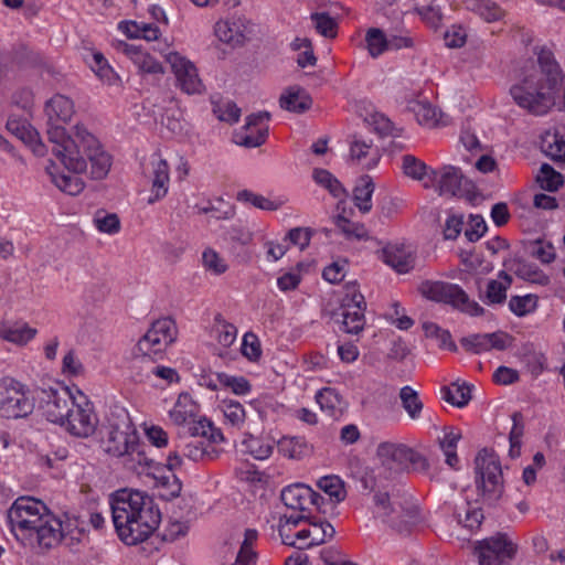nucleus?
Wrapping results in <instances>:
<instances>
[{"label":"nucleus","instance_id":"1","mask_svg":"<svg viewBox=\"0 0 565 565\" xmlns=\"http://www.w3.org/2000/svg\"><path fill=\"white\" fill-rule=\"evenodd\" d=\"M110 510L116 532L127 545L146 541L161 521L152 497L139 490L116 491L110 500Z\"/></svg>","mask_w":565,"mask_h":565},{"label":"nucleus","instance_id":"2","mask_svg":"<svg viewBox=\"0 0 565 565\" xmlns=\"http://www.w3.org/2000/svg\"><path fill=\"white\" fill-rule=\"evenodd\" d=\"M49 141L52 153L68 171L75 174L86 172L89 161L92 179L102 180L108 174L110 156L85 127L76 125L73 136H68L64 129L53 128L49 131Z\"/></svg>","mask_w":565,"mask_h":565},{"label":"nucleus","instance_id":"3","mask_svg":"<svg viewBox=\"0 0 565 565\" xmlns=\"http://www.w3.org/2000/svg\"><path fill=\"white\" fill-rule=\"evenodd\" d=\"M537 68L526 72L523 78L510 88L514 102L535 115H544L554 105V92L564 82V75L554 53L547 46H536Z\"/></svg>","mask_w":565,"mask_h":565},{"label":"nucleus","instance_id":"4","mask_svg":"<svg viewBox=\"0 0 565 565\" xmlns=\"http://www.w3.org/2000/svg\"><path fill=\"white\" fill-rule=\"evenodd\" d=\"M102 433L100 444L108 455L127 457L138 465L148 467L152 462L140 450L139 435L125 408L115 407L110 411Z\"/></svg>","mask_w":565,"mask_h":565},{"label":"nucleus","instance_id":"5","mask_svg":"<svg viewBox=\"0 0 565 565\" xmlns=\"http://www.w3.org/2000/svg\"><path fill=\"white\" fill-rule=\"evenodd\" d=\"M372 513L374 518L398 532L407 530V525L415 521L417 512L411 502V495L403 486H392L390 489L377 490L372 498Z\"/></svg>","mask_w":565,"mask_h":565},{"label":"nucleus","instance_id":"6","mask_svg":"<svg viewBox=\"0 0 565 565\" xmlns=\"http://www.w3.org/2000/svg\"><path fill=\"white\" fill-rule=\"evenodd\" d=\"M475 482L483 500L493 503L503 494V473L498 455L488 448L478 451L475 458Z\"/></svg>","mask_w":565,"mask_h":565},{"label":"nucleus","instance_id":"7","mask_svg":"<svg viewBox=\"0 0 565 565\" xmlns=\"http://www.w3.org/2000/svg\"><path fill=\"white\" fill-rule=\"evenodd\" d=\"M200 437L214 444L224 440L220 428L214 427L210 420H202L196 424V426H193V428L178 430L175 448H179L182 456L192 461H199L204 457H210L207 446Z\"/></svg>","mask_w":565,"mask_h":565},{"label":"nucleus","instance_id":"8","mask_svg":"<svg viewBox=\"0 0 565 565\" xmlns=\"http://www.w3.org/2000/svg\"><path fill=\"white\" fill-rule=\"evenodd\" d=\"M47 513L45 504L31 497L15 499L7 512L10 532L17 541H29L30 531Z\"/></svg>","mask_w":565,"mask_h":565},{"label":"nucleus","instance_id":"9","mask_svg":"<svg viewBox=\"0 0 565 565\" xmlns=\"http://www.w3.org/2000/svg\"><path fill=\"white\" fill-rule=\"evenodd\" d=\"M418 290L423 297L450 305L467 315L478 317L484 313V309L475 300H470L467 292L459 285L425 280L419 285Z\"/></svg>","mask_w":565,"mask_h":565},{"label":"nucleus","instance_id":"10","mask_svg":"<svg viewBox=\"0 0 565 565\" xmlns=\"http://www.w3.org/2000/svg\"><path fill=\"white\" fill-rule=\"evenodd\" d=\"M34 409V396L19 381L4 377L0 383V416L17 419L29 416Z\"/></svg>","mask_w":565,"mask_h":565},{"label":"nucleus","instance_id":"11","mask_svg":"<svg viewBox=\"0 0 565 565\" xmlns=\"http://www.w3.org/2000/svg\"><path fill=\"white\" fill-rule=\"evenodd\" d=\"M376 456L383 467L395 472L405 471L409 466L416 471H426L429 467L427 459L422 454L404 444L381 443L377 446Z\"/></svg>","mask_w":565,"mask_h":565},{"label":"nucleus","instance_id":"12","mask_svg":"<svg viewBox=\"0 0 565 565\" xmlns=\"http://www.w3.org/2000/svg\"><path fill=\"white\" fill-rule=\"evenodd\" d=\"M516 545L509 540L505 533L478 541L475 546V556L479 565H509L516 554Z\"/></svg>","mask_w":565,"mask_h":565},{"label":"nucleus","instance_id":"13","mask_svg":"<svg viewBox=\"0 0 565 565\" xmlns=\"http://www.w3.org/2000/svg\"><path fill=\"white\" fill-rule=\"evenodd\" d=\"M41 415L53 424L64 425L65 418L75 406V399L67 387H49L38 393Z\"/></svg>","mask_w":565,"mask_h":565},{"label":"nucleus","instance_id":"14","mask_svg":"<svg viewBox=\"0 0 565 565\" xmlns=\"http://www.w3.org/2000/svg\"><path fill=\"white\" fill-rule=\"evenodd\" d=\"M175 339V323L171 318L154 321L139 340L138 350L146 356L154 358L162 353Z\"/></svg>","mask_w":565,"mask_h":565},{"label":"nucleus","instance_id":"15","mask_svg":"<svg viewBox=\"0 0 565 565\" xmlns=\"http://www.w3.org/2000/svg\"><path fill=\"white\" fill-rule=\"evenodd\" d=\"M83 403H76L71 407L64 422L66 430L76 437H88L96 430L98 418L93 404L83 396Z\"/></svg>","mask_w":565,"mask_h":565},{"label":"nucleus","instance_id":"16","mask_svg":"<svg viewBox=\"0 0 565 565\" xmlns=\"http://www.w3.org/2000/svg\"><path fill=\"white\" fill-rule=\"evenodd\" d=\"M63 537L62 522L51 513H46L34 529H31L29 541H18L23 546L49 550L60 543Z\"/></svg>","mask_w":565,"mask_h":565},{"label":"nucleus","instance_id":"17","mask_svg":"<svg viewBox=\"0 0 565 565\" xmlns=\"http://www.w3.org/2000/svg\"><path fill=\"white\" fill-rule=\"evenodd\" d=\"M174 76L177 78V86L185 94H202L204 85L199 77L195 65L181 56L179 53H170L168 56Z\"/></svg>","mask_w":565,"mask_h":565},{"label":"nucleus","instance_id":"18","mask_svg":"<svg viewBox=\"0 0 565 565\" xmlns=\"http://www.w3.org/2000/svg\"><path fill=\"white\" fill-rule=\"evenodd\" d=\"M270 119L268 111H258L246 117V122L239 132H236L235 142L246 148L262 146L268 136L266 122Z\"/></svg>","mask_w":565,"mask_h":565},{"label":"nucleus","instance_id":"19","mask_svg":"<svg viewBox=\"0 0 565 565\" xmlns=\"http://www.w3.org/2000/svg\"><path fill=\"white\" fill-rule=\"evenodd\" d=\"M200 405L193 399V397L183 392L179 394L172 409L169 412L171 422L179 429L193 428L196 424L202 420H207L205 417L200 416Z\"/></svg>","mask_w":565,"mask_h":565},{"label":"nucleus","instance_id":"20","mask_svg":"<svg viewBox=\"0 0 565 565\" xmlns=\"http://www.w3.org/2000/svg\"><path fill=\"white\" fill-rule=\"evenodd\" d=\"M280 499L287 508L300 512H305L308 504L319 507L320 502L323 501L319 493L302 483L285 487L280 493Z\"/></svg>","mask_w":565,"mask_h":565},{"label":"nucleus","instance_id":"21","mask_svg":"<svg viewBox=\"0 0 565 565\" xmlns=\"http://www.w3.org/2000/svg\"><path fill=\"white\" fill-rule=\"evenodd\" d=\"M431 181L437 182L439 195H460L468 184L461 170L452 166L443 167L439 171L431 170Z\"/></svg>","mask_w":565,"mask_h":565},{"label":"nucleus","instance_id":"22","mask_svg":"<svg viewBox=\"0 0 565 565\" xmlns=\"http://www.w3.org/2000/svg\"><path fill=\"white\" fill-rule=\"evenodd\" d=\"M365 308L366 302L362 294H354L348 302L342 305V324L347 333L358 334L363 330Z\"/></svg>","mask_w":565,"mask_h":565},{"label":"nucleus","instance_id":"23","mask_svg":"<svg viewBox=\"0 0 565 565\" xmlns=\"http://www.w3.org/2000/svg\"><path fill=\"white\" fill-rule=\"evenodd\" d=\"M383 262L398 274L409 273L415 266V255L404 244H388L382 249Z\"/></svg>","mask_w":565,"mask_h":565},{"label":"nucleus","instance_id":"24","mask_svg":"<svg viewBox=\"0 0 565 565\" xmlns=\"http://www.w3.org/2000/svg\"><path fill=\"white\" fill-rule=\"evenodd\" d=\"M45 114L47 116V131L53 128L64 129L60 122H67L74 114L73 102L64 95L53 96L45 105Z\"/></svg>","mask_w":565,"mask_h":565},{"label":"nucleus","instance_id":"25","mask_svg":"<svg viewBox=\"0 0 565 565\" xmlns=\"http://www.w3.org/2000/svg\"><path fill=\"white\" fill-rule=\"evenodd\" d=\"M117 50L127 55L139 71L147 74H162L161 63L153 58L149 53L145 52L140 46L120 41Z\"/></svg>","mask_w":565,"mask_h":565},{"label":"nucleus","instance_id":"26","mask_svg":"<svg viewBox=\"0 0 565 565\" xmlns=\"http://www.w3.org/2000/svg\"><path fill=\"white\" fill-rule=\"evenodd\" d=\"M152 166V188L151 195L148 199L149 204H153L168 193L169 184V166L164 159L153 157Z\"/></svg>","mask_w":565,"mask_h":565},{"label":"nucleus","instance_id":"27","mask_svg":"<svg viewBox=\"0 0 565 565\" xmlns=\"http://www.w3.org/2000/svg\"><path fill=\"white\" fill-rule=\"evenodd\" d=\"M7 129L17 138L29 143L36 156L43 157L46 153V146L39 139L38 131L24 121L10 118L7 121Z\"/></svg>","mask_w":565,"mask_h":565},{"label":"nucleus","instance_id":"28","mask_svg":"<svg viewBox=\"0 0 565 565\" xmlns=\"http://www.w3.org/2000/svg\"><path fill=\"white\" fill-rule=\"evenodd\" d=\"M504 266L523 280L537 284L540 286H546L550 284V277L532 263L514 258L509 262H504Z\"/></svg>","mask_w":565,"mask_h":565},{"label":"nucleus","instance_id":"29","mask_svg":"<svg viewBox=\"0 0 565 565\" xmlns=\"http://www.w3.org/2000/svg\"><path fill=\"white\" fill-rule=\"evenodd\" d=\"M36 332V329L24 322L0 323V338L17 345L26 344L35 337Z\"/></svg>","mask_w":565,"mask_h":565},{"label":"nucleus","instance_id":"30","mask_svg":"<svg viewBox=\"0 0 565 565\" xmlns=\"http://www.w3.org/2000/svg\"><path fill=\"white\" fill-rule=\"evenodd\" d=\"M316 401L321 411L334 419L342 416L347 406L340 394L331 387L320 390L316 395Z\"/></svg>","mask_w":565,"mask_h":565},{"label":"nucleus","instance_id":"31","mask_svg":"<svg viewBox=\"0 0 565 565\" xmlns=\"http://www.w3.org/2000/svg\"><path fill=\"white\" fill-rule=\"evenodd\" d=\"M45 169L52 182L64 193L77 195L83 191L84 182L78 175L58 173L53 161H50Z\"/></svg>","mask_w":565,"mask_h":565},{"label":"nucleus","instance_id":"32","mask_svg":"<svg viewBox=\"0 0 565 565\" xmlns=\"http://www.w3.org/2000/svg\"><path fill=\"white\" fill-rule=\"evenodd\" d=\"M311 104L310 96L300 87L287 88L279 98V105L282 109L298 114L308 110Z\"/></svg>","mask_w":565,"mask_h":565},{"label":"nucleus","instance_id":"33","mask_svg":"<svg viewBox=\"0 0 565 565\" xmlns=\"http://www.w3.org/2000/svg\"><path fill=\"white\" fill-rule=\"evenodd\" d=\"M500 280H490L487 285L483 301L487 305H502L507 299V291L511 287L512 277L504 270L499 271Z\"/></svg>","mask_w":565,"mask_h":565},{"label":"nucleus","instance_id":"34","mask_svg":"<svg viewBox=\"0 0 565 565\" xmlns=\"http://www.w3.org/2000/svg\"><path fill=\"white\" fill-rule=\"evenodd\" d=\"M461 439V433L452 427L446 428L444 436L438 439L439 447L446 457V463L452 469H459L457 445Z\"/></svg>","mask_w":565,"mask_h":565},{"label":"nucleus","instance_id":"35","mask_svg":"<svg viewBox=\"0 0 565 565\" xmlns=\"http://www.w3.org/2000/svg\"><path fill=\"white\" fill-rule=\"evenodd\" d=\"M541 150L554 161H564L565 136L558 131H546L541 137Z\"/></svg>","mask_w":565,"mask_h":565},{"label":"nucleus","instance_id":"36","mask_svg":"<svg viewBox=\"0 0 565 565\" xmlns=\"http://www.w3.org/2000/svg\"><path fill=\"white\" fill-rule=\"evenodd\" d=\"M374 192V183L370 175H363L359 179L353 190V201L355 206L362 213H367L372 209V194Z\"/></svg>","mask_w":565,"mask_h":565},{"label":"nucleus","instance_id":"37","mask_svg":"<svg viewBox=\"0 0 565 565\" xmlns=\"http://www.w3.org/2000/svg\"><path fill=\"white\" fill-rule=\"evenodd\" d=\"M465 4L487 22L498 21L504 15V11L492 0H465Z\"/></svg>","mask_w":565,"mask_h":565},{"label":"nucleus","instance_id":"38","mask_svg":"<svg viewBox=\"0 0 565 565\" xmlns=\"http://www.w3.org/2000/svg\"><path fill=\"white\" fill-rule=\"evenodd\" d=\"M370 156V160L363 163V168L370 170L374 168L379 160L380 154L377 150L372 149V145L360 139H354L350 146V159L358 163H362V160Z\"/></svg>","mask_w":565,"mask_h":565},{"label":"nucleus","instance_id":"39","mask_svg":"<svg viewBox=\"0 0 565 565\" xmlns=\"http://www.w3.org/2000/svg\"><path fill=\"white\" fill-rule=\"evenodd\" d=\"M311 541L308 543L299 544V550L310 548L323 544L327 540L334 536L335 530L328 521L322 520H309Z\"/></svg>","mask_w":565,"mask_h":565},{"label":"nucleus","instance_id":"40","mask_svg":"<svg viewBox=\"0 0 565 565\" xmlns=\"http://www.w3.org/2000/svg\"><path fill=\"white\" fill-rule=\"evenodd\" d=\"M215 34L222 42L232 45L242 44L246 39L236 21H218L215 24Z\"/></svg>","mask_w":565,"mask_h":565},{"label":"nucleus","instance_id":"41","mask_svg":"<svg viewBox=\"0 0 565 565\" xmlns=\"http://www.w3.org/2000/svg\"><path fill=\"white\" fill-rule=\"evenodd\" d=\"M278 449L290 459H300L310 451L307 441L302 437H284L278 443Z\"/></svg>","mask_w":565,"mask_h":565},{"label":"nucleus","instance_id":"42","mask_svg":"<svg viewBox=\"0 0 565 565\" xmlns=\"http://www.w3.org/2000/svg\"><path fill=\"white\" fill-rule=\"evenodd\" d=\"M399 398L402 407L412 419H418L422 415L424 404L418 393L411 386L406 385L399 390Z\"/></svg>","mask_w":565,"mask_h":565},{"label":"nucleus","instance_id":"43","mask_svg":"<svg viewBox=\"0 0 565 565\" xmlns=\"http://www.w3.org/2000/svg\"><path fill=\"white\" fill-rule=\"evenodd\" d=\"M511 418L513 425L509 434V456L512 459H515L521 455L522 437L524 435V420L523 415L520 412H514Z\"/></svg>","mask_w":565,"mask_h":565},{"label":"nucleus","instance_id":"44","mask_svg":"<svg viewBox=\"0 0 565 565\" xmlns=\"http://www.w3.org/2000/svg\"><path fill=\"white\" fill-rule=\"evenodd\" d=\"M455 516L459 524L469 530L478 529L484 518L480 508L471 507L469 503L457 508Z\"/></svg>","mask_w":565,"mask_h":565},{"label":"nucleus","instance_id":"45","mask_svg":"<svg viewBox=\"0 0 565 565\" xmlns=\"http://www.w3.org/2000/svg\"><path fill=\"white\" fill-rule=\"evenodd\" d=\"M312 178L317 184L327 189L334 198H341L345 194V190L341 182L328 170L316 168Z\"/></svg>","mask_w":565,"mask_h":565},{"label":"nucleus","instance_id":"46","mask_svg":"<svg viewBox=\"0 0 565 565\" xmlns=\"http://www.w3.org/2000/svg\"><path fill=\"white\" fill-rule=\"evenodd\" d=\"M318 487L335 503L342 502L347 497L344 484L338 476H326L320 478Z\"/></svg>","mask_w":565,"mask_h":565},{"label":"nucleus","instance_id":"47","mask_svg":"<svg viewBox=\"0 0 565 565\" xmlns=\"http://www.w3.org/2000/svg\"><path fill=\"white\" fill-rule=\"evenodd\" d=\"M444 399L457 407L466 406L471 399V387L466 383H452L444 390Z\"/></svg>","mask_w":565,"mask_h":565},{"label":"nucleus","instance_id":"48","mask_svg":"<svg viewBox=\"0 0 565 565\" xmlns=\"http://www.w3.org/2000/svg\"><path fill=\"white\" fill-rule=\"evenodd\" d=\"M522 361L527 371L535 377L546 369L547 364L545 355L542 352L534 350L532 345H525L523 348Z\"/></svg>","mask_w":565,"mask_h":565},{"label":"nucleus","instance_id":"49","mask_svg":"<svg viewBox=\"0 0 565 565\" xmlns=\"http://www.w3.org/2000/svg\"><path fill=\"white\" fill-rule=\"evenodd\" d=\"M536 181L540 186L548 192H554L563 185V175L555 171L554 168L547 163H543L540 169V173L536 177Z\"/></svg>","mask_w":565,"mask_h":565},{"label":"nucleus","instance_id":"50","mask_svg":"<svg viewBox=\"0 0 565 565\" xmlns=\"http://www.w3.org/2000/svg\"><path fill=\"white\" fill-rule=\"evenodd\" d=\"M431 170L423 161L414 156L406 154L403 157V171L404 173L415 180H424L428 178L431 181Z\"/></svg>","mask_w":565,"mask_h":565},{"label":"nucleus","instance_id":"51","mask_svg":"<svg viewBox=\"0 0 565 565\" xmlns=\"http://www.w3.org/2000/svg\"><path fill=\"white\" fill-rule=\"evenodd\" d=\"M365 42L367 51L372 57H379L387 51V38L381 29H369L365 34Z\"/></svg>","mask_w":565,"mask_h":565},{"label":"nucleus","instance_id":"52","mask_svg":"<svg viewBox=\"0 0 565 565\" xmlns=\"http://www.w3.org/2000/svg\"><path fill=\"white\" fill-rule=\"evenodd\" d=\"M244 451L253 456L257 460L267 459L273 452V445L260 438L249 436L242 443Z\"/></svg>","mask_w":565,"mask_h":565},{"label":"nucleus","instance_id":"53","mask_svg":"<svg viewBox=\"0 0 565 565\" xmlns=\"http://www.w3.org/2000/svg\"><path fill=\"white\" fill-rule=\"evenodd\" d=\"M213 113L221 121L228 124L237 122L241 117V108L230 99L213 102Z\"/></svg>","mask_w":565,"mask_h":565},{"label":"nucleus","instance_id":"54","mask_svg":"<svg viewBox=\"0 0 565 565\" xmlns=\"http://www.w3.org/2000/svg\"><path fill=\"white\" fill-rule=\"evenodd\" d=\"M157 480L162 489L160 494L162 499L171 501L180 495L182 482L174 473L162 475Z\"/></svg>","mask_w":565,"mask_h":565},{"label":"nucleus","instance_id":"55","mask_svg":"<svg viewBox=\"0 0 565 565\" xmlns=\"http://www.w3.org/2000/svg\"><path fill=\"white\" fill-rule=\"evenodd\" d=\"M94 224L99 232L115 234L120 230V221L116 213L99 210L95 213Z\"/></svg>","mask_w":565,"mask_h":565},{"label":"nucleus","instance_id":"56","mask_svg":"<svg viewBox=\"0 0 565 565\" xmlns=\"http://www.w3.org/2000/svg\"><path fill=\"white\" fill-rule=\"evenodd\" d=\"M537 297L534 295L512 296L509 300L510 310L518 317H523L535 310Z\"/></svg>","mask_w":565,"mask_h":565},{"label":"nucleus","instance_id":"57","mask_svg":"<svg viewBox=\"0 0 565 565\" xmlns=\"http://www.w3.org/2000/svg\"><path fill=\"white\" fill-rule=\"evenodd\" d=\"M89 66L100 79L107 82L108 84H111L116 79L115 72L100 52H94L92 54Z\"/></svg>","mask_w":565,"mask_h":565},{"label":"nucleus","instance_id":"58","mask_svg":"<svg viewBox=\"0 0 565 565\" xmlns=\"http://www.w3.org/2000/svg\"><path fill=\"white\" fill-rule=\"evenodd\" d=\"M311 20L315 22L316 30L322 36L334 38L337 35V21L329 13H312Z\"/></svg>","mask_w":565,"mask_h":565},{"label":"nucleus","instance_id":"59","mask_svg":"<svg viewBox=\"0 0 565 565\" xmlns=\"http://www.w3.org/2000/svg\"><path fill=\"white\" fill-rule=\"evenodd\" d=\"M217 381L223 386L231 388L236 395H245L250 391V384L244 376H232L225 373H217Z\"/></svg>","mask_w":565,"mask_h":565},{"label":"nucleus","instance_id":"60","mask_svg":"<svg viewBox=\"0 0 565 565\" xmlns=\"http://www.w3.org/2000/svg\"><path fill=\"white\" fill-rule=\"evenodd\" d=\"M237 200L241 202L250 203L253 206L265 211H275L278 209V205L269 199L260 194H256L249 190L239 191L237 193Z\"/></svg>","mask_w":565,"mask_h":565},{"label":"nucleus","instance_id":"61","mask_svg":"<svg viewBox=\"0 0 565 565\" xmlns=\"http://www.w3.org/2000/svg\"><path fill=\"white\" fill-rule=\"evenodd\" d=\"M335 225L348 238L365 239L367 238V232L362 224L352 223L347 217L338 215L335 218Z\"/></svg>","mask_w":565,"mask_h":565},{"label":"nucleus","instance_id":"62","mask_svg":"<svg viewBox=\"0 0 565 565\" xmlns=\"http://www.w3.org/2000/svg\"><path fill=\"white\" fill-rule=\"evenodd\" d=\"M529 253L532 257L544 264H550L555 259L554 246L548 242L535 241L531 244Z\"/></svg>","mask_w":565,"mask_h":565},{"label":"nucleus","instance_id":"63","mask_svg":"<svg viewBox=\"0 0 565 565\" xmlns=\"http://www.w3.org/2000/svg\"><path fill=\"white\" fill-rule=\"evenodd\" d=\"M215 320L220 322V326L217 327L218 343L222 344L224 348L231 347L235 342L237 337L236 327L232 323L224 321L220 315L216 316Z\"/></svg>","mask_w":565,"mask_h":565},{"label":"nucleus","instance_id":"64","mask_svg":"<svg viewBox=\"0 0 565 565\" xmlns=\"http://www.w3.org/2000/svg\"><path fill=\"white\" fill-rule=\"evenodd\" d=\"M223 413L225 418L234 426L242 424L245 419L244 407L237 401H223Z\"/></svg>","mask_w":565,"mask_h":565}]
</instances>
